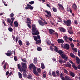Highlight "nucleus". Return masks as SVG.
<instances>
[{
  "label": "nucleus",
  "instance_id": "6e6552de",
  "mask_svg": "<svg viewBox=\"0 0 80 80\" xmlns=\"http://www.w3.org/2000/svg\"><path fill=\"white\" fill-rule=\"evenodd\" d=\"M63 74L62 73L60 74V78L62 80H66V78H65L63 76Z\"/></svg>",
  "mask_w": 80,
  "mask_h": 80
},
{
  "label": "nucleus",
  "instance_id": "5701e85b",
  "mask_svg": "<svg viewBox=\"0 0 80 80\" xmlns=\"http://www.w3.org/2000/svg\"><path fill=\"white\" fill-rule=\"evenodd\" d=\"M52 75H53V77H57V75L55 74V71H53L52 72Z\"/></svg>",
  "mask_w": 80,
  "mask_h": 80
},
{
  "label": "nucleus",
  "instance_id": "2f4dec72",
  "mask_svg": "<svg viewBox=\"0 0 80 80\" xmlns=\"http://www.w3.org/2000/svg\"><path fill=\"white\" fill-rule=\"evenodd\" d=\"M52 10L54 12H57V9H56V8L55 7H53L52 8Z\"/></svg>",
  "mask_w": 80,
  "mask_h": 80
},
{
  "label": "nucleus",
  "instance_id": "37998d69",
  "mask_svg": "<svg viewBox=\"0 0 80 80\" xmlns=\"http://www.w3.org/2000/svg\"><path fill=\"white\" fill-rule=\"evenodd\" d=\"M56 73L58 76H60V73H59V71L57 70L56 71Z\"/></svg>",
  "mask_w": 80,
  "mask_h": 80
},
{
  "label": "nucleus",
  "instance_id": "e433bc0d",
  "mask_svg": "<svg viewBox=\"0 0 80 80\" xmlns=\"http://www.w3.org/2000/svg\"><path fill=\"white\" fill-rule=\"evenodd\" d=\"M32 75L31 74H30L29 75L28 77V79H32Z\"/></svg>",
  "mask_w": 80,
  "mask_h": 80
},
{
  "label": "nucleus",
  "instance_id": "8fccbe9b",
  "mask_svg": "<svg viewBox=\"0 0 80 80\" xmlns=\"http://www.w3.org/2000/svg\"><path fill=\"white\" fill-rule=\"evenodd\" d=\"M26 44L27 45H29L30 43H29V42L27 41H26Z\"/></svg>",
  "mask_w": 80,
  "mask_h": 80
},
{
  "label": "nucleus",
  "instance_id": "bf43d9fd",
  "mask_svg": "<svg viewBox=\"0 0 80 80\" xmlns=\"http://www.w3.org/2000/svg\"><path fill=\"white\" fill-rule=\"evenodd\" d=\"M74 23L76 25H77L78 24V23H77V21L76 20L74 21Z\"/></svg>",
  "mask_w": 80,
  "mask_h": 80
},
{
  "label": "nucleus",
  "instance_id": "7c9ffc66",
  "mask_svg": "<svg viewBox=\"0 0 80 80\" xmlns=\"http://www.w3.org/2000/svg\"><path fill=\"white\" fill-rule=\"evenodd\" d=\"M34 63L35 64L37 63V59L36 58H34Z\"/></svg>",
  "mask_w": 80,
  "mask_h": 80
},
{
  "label": "nucleus",
  "instance_id": "052dcab7",
  "mask_svg": "<svg viewBox=\"0 0 80 80\" xmlns=\"http://www.w3.org/2000/svg\"><path fill=\"white\" fill-rule=\"evenodd\" d=\"M69 62H70L71 64H72V65H73V62L72 61H71V60H69Z\"/></svg>",
  "mask_w": 80,
  "mask_h": 80
},
{
  "label": "nucleus",
  "instance_id": "774afa93",
  "mask_svg": "<svg viewBox=\"0 0 80 80\" xmlns=\"http://www.w3.org/2000/svg\"><path fill=\"white\" fill-rule=\"evenodd\" d=\"M28 26L29 28H31V26L30 24H28Z\"/></svg>",
  "mask_w": 80,
  "mask_h": 80
},
{
  "label": "nucleus",
  "instance_id": "0eeeda50",
  "mask_svg": "<svg viewBox=\"0 0 80 80\" xmlns=\"http://www.w3.org/2000/svg\"><path fill=\"white\" fill-rule=\"evenodd\" d=\"M61 57L63 58V59H65V61H67V60H68V56H67L65 54H62L61 55Z\"/></svg>",
  "mask_w": 80,
  "mask_h": 80
},
{
  "label": "nucleus",
  "instance_id": "680f3d73",
  "mask_svg": "<svg viewBox=\"0 0 80 80\" xmlns=\"http://www.w3.org/2000/svg\"><path fill=\"white\" fill-rule=\"evenodd\" d=\"M36 69H37V67H34L33 68V72H34V71H36Z\"/></svg>",
  "mask_w": 80,
  "mask_h": 80
},
{
  "label": "nucleus",
  "instance_id": "f3484780",
  "mask_svg": "<svg viewBox=\"0 0 80 80\" xmlns=\"http://www.w3.org/2000/svg\"><path fill=\"white\" fill-rule=\"evenodd\" d=\"M14 23V25L16 27H18V23L17 21H15Z\"/></svg>",
  "mask_w": 80,
  "mask_h": 80
},
{
  "label": "nucleus",
  "instance_id": "a211bd4d",
  "mask_svg": "<svg viewBox=\"0 0 80 80\" xmlns=\"http://www.w3.org/2000/svg\"><path fill=\"white\" fill-rule=\"evenodd\" d=\"M49 32L50 34H52L53 33L55 32V31L53 29H50L49 30Z\"/></svg>",
  "mask_w": 80,
  "mask_h": 80
},
{
  "label": "nucleus",
  "instance_id": "5fc2aeb1",
  "mask_svg": "<svg viewBox=\"0 0 80 80\" xmlns=\"http://www.w3.org/2000/svg\"><path fill=\"white\" fill-rule=\"evenodd\" d=\"M14 59L15 61V62H16V61H17V56H14Z\"/></svg>",
  "mask_w": 80,
  "mask_h": 80
},
{
  "label": "nucleus",
  "instance_id": "4be33fe9",
  "mask_svg": "<svg viewBox=\"0 0 80 80\" xmlns=\"http://www.w3.org/2000/svg\"><path fill=\"white\" fill-rule=\"evenodd\" d=\"M70 75L72 76V77H75V74L73 73V72H70Z\"/></svg>",
  "mask_w": 80,
  "mask_h": 80
},
{
  "label": "nucleus",
  "instance_id": "412c9836",
  "mask_svg": "<svg viewBox=\"0 0 80 80\" xmlns=\"http://www.w3.org/2000/svg\"><path fill=\"white\" fill-rule=\"evenodd\" d=\"M18 73L19 77L20 78H22L23 76H22V74L21 73H20V72H18Z\"/></svg>",
  "mask_w": 80,
  "mask_h": 80
},
{
  "label": "nucleus",
  "instance_id": "c756f323",
  "mask_svg": "<svg viewBox=\"0 0 80 80\" xmlns=\"http://www.w3.org/2000/svg\"><path fill=\"white\" fill-rule=\"evenodd\" d=\"M34 66V65H33V64H31L29 65V68L30 69L32 68Z\"/></svg>",
  "mask_w": 80,
  "mask_h": 80
},
{
  "label": "nucleus",
  "instance_id": "473e14b6",
  "mask_svg": "<svg viewBox=\"0 0 80 80\" xmlns=\"http://www.w3.org/2000/svg\"><path fill=\"white\" fill-rule=\"evenodd\" d=\"M18 43L19 44L20 46L22 45V41L20 40H19L18 41Z\"/></svg>",
  "mask_w": 80,
  "mask_h": 80
},
{
  "label": "nucleus",
  "instance_id": "2eb2a0df",
  "mask_svg": "<svg viewBox=\"0 0 80 80\" xmlns=\"http://www.w3.org/2000/svg\"><path fill=\"white\" fill-rule=\"evenodd\" d=\"M58 5L59 6V8H60V9H61V10H64V8L63 7V6L62 5V4H58Z\"/></svg>",
  "mask_w": 80,
  "mask_h": 80
},
{
  "label": "nucleus",
  "instance_id": "49530a36",
  "mask_svg": "<svg viewBox=\"0 0 80 80\" xmlns=\"http://www.w3.org/2000/svg\"><path fill=\"white\" fill-rule=\"evenodd\" d=\"M29 3L31 5H33V4H34V1H31L29 2Z\"/></svg>",
  "mask_w": 80,
  "mask_h": 80
},
{
  "label": "nucleus",
  "instance_id": "864d4df0",
  "mask_svg": "<svg viewBox=\"0 0 80 80\" xmlns=\"http://www.w3.org/2000/svg\"><path fill=\"white\" fill-rule=\"evenodd\" d=\"M37 71L38 72H41V69L39 68H38Z\"/></svg>",
  "mask_w": 80,
  "mask_h": 80
},
{
  "label": "nucleus",
  "instance_id": "338daca9",
  "mask_svg": "<svg viewBox=\"0 0 80 80\" xmlns=\"http://www.w3.org/2000/svg\"><path fill=\"white\" fill-rule=\"evenodd\" d=\"M27 20H28V21H29V22H30V19L29 18H27Z\"/></svg>",
  "mask_w": 80,
  "mask_h": 80
},
{
  "label": "nucleus",
  "instance_id": "603ef678",
  "mask_svg": "<svg viewBox=\"0 0 80 80\" xmlns=\"http://www.w3.org/2000/svg\"><path fill=\"white\" fill-rule=\"evenodd\" d=\"M15 40H16V42H18V37H17L16 38Z\"/></svg>",
  "mask_w": 80,
  "mask_h": 80
},
{
  "label": "nucleus",
  "instance_id": "ddd939ff",
  "mask_svg": "<svg viewBox=\"0 0 80 80\" xmlns=\"http://www.w3.org/2000/svg\"><path fill=\"white\" fill-rule=\"evenodd\" d=\"M64 47L66 50H68V49H69V48H70V45H69L68 44H66L64 46Z\"/></svg>",
  "mask_w": 80,
  "mask_h": 80
},
{
  "label": "nucleus",
  "instance_id": "7ed1b4c3",
  "mask_svg": "<svg viewBox=\"0 0 80 80\" xmlns=\"http://www.w3.org/2000/svg\"><path fill=\"white\" fill-rule=\"evenodd\" d=\"M11 20L12 21H11ZM15 20V18H12L10 19H8L7 21L8 23H10V25L12 27L13 26V21Z\"/></svg>",
  "mask_w": 80,
  "mask_h": 80
},
{
  "label": "nucleus",
  "instance_id": "b1692460",
  "mask_svg": "<svg viewBox=\"0 0 80 80\" xmlns=\"http://www.w3.org/2000/svg\"><path fill=\"white\" fill-rule=\"evenodd\" d=\"M72 8L74 9H77V7L75 4H74L72 6Z\"/></svg>",
  "mask_w": 80,
  "mask_h": 80
},
{
  "label": "nucleus",
  "instance_id": "13d9d810",
  "mask_svg": "<svg viewBox=\"0 0 80 80\" xmlns=\"http://www.w3.org/2000/svg\"><path fill=\"white\" fill-rule=\"evenodd\" d=\"M50 49L51 50V51H53V48L52 46H50Z\"/></svg>",
  "mask_w": 80,
  "mask_h": 80
},
{
  "label": "nucleus",
  "instance_id": "a19ab883",
  "mask_svg": "<svg viewBox=\"0 0 80 80\" xmlns=\"http://www.w3.org/2000/svg\"><path fill=\"white\" fill-rule=\"evenodd\" d=\"M65 77L66 80H69V78H70V77L68 76H65Z\"/></svg>",
  "mask_w": 80,
  "mask_h": 80
},
{
  "label": "nucleus",
  "instance_id": "72a5a7b5",
  "mask_svg": "<svg viewBox=\"0 0 80 80\" xmlns=\"http://www.w3.org/2000/svg\"><path fill=\"white\" fill-rule=\"evenodd\" d=\"M72 67L75 70H78V69L77 68V67L75 65H72Z\"/></svg>",
  "mask_w": 80,
  "mask_h": 80
},
{
  "label": "nucleus",
  "instance_id": "c85d7f7f",
  "mask_svg": "<svg viewBox=\"0 0 80 80\" xmlns=\"http://www.w3.org/2000/svg\"><path fill=\"white\" fill-rule=\"evenodd\" d=\"M23 76L24 77H27V74H26V73H27V71H26V70H25V72H23Z\"/></svg>",
  "mask_w": 80,
  "mask_h": 80
},
{
  "label": "nucleus",
  "instance_id": "0e129e2a",
  "mask_svg": "<svg viewBox=\"0 0 80 80\" xmlns=\"http://www.w3.org/2000/svg\"><path fill=\"white\" fill-rule=\"evenodd\" d=\"M78 55L79 57H80V50H79L78 52Z\"/></svg>",
  "mask_w": 80,
  "mask_h": 80
},
{
  "label": "nucleus",
  "instance_id": "423d86ee",
  "mask_svg": "<svg viewBox=\"0 0 80 80\" xmlns=\"http://www.w3.org/2000/svg\"><path fill=\"white\" fill-rule=\"evenodd\" d=\"M64 22L66 25H67L68 27H69L71 24V21L70 20H68L67 21H64Z\"/></svg>",
  "mask_w": 80,
  "mask_h": 80
},
{
  "label": "nucleus",
  "instance_id": "bb28decb",
  "mask_svg": "<svg viewBox=\"0 0 80 80\" xmlns=\"http://www.w3.org/2000/svg\"><path fill=\"white\" fill-rule=\"evenodd\" d=\"M70 55L71 57H72V58H75V56L72 53H70Z\"/></svg>",
  "mask_w": 80,
  "mask_h": 80
},
{
  "label": "nucleus",
  "instance_id": "393cba45",
  "mask_svg": "<svg viewBox=\"0 0 80 80\" xmlns=\"http://www.w3.org/2000/svg\"><path fill=\"white\" fill-rule=\"evenodd\" d=\"M46 42L47 43L48 45H50V44L51 43L50 41L48 39H47V41H46Z\"/></svg>",
  "mask_w": 80,
  "mask_h": 80
},
{
  "label": "nucleus",
  "instance_id": "58836bf2",
  "mask_svg": "<svg viewBox=\"0 0 80 80\" xmlns=\"http://www.w3.org/2000/svg\"><path fill=\"white\" fill-rule=\"evenodd\" d=\"M64 38L66 41H67V40H68V37H67L66 36H64Z\"/></svg>",
  "mask_w": 80,
  "mask_h": 80
},
{
  "label": "nucleus",
  "instance_id": "aec40b11",
  "mask_svg": "<svg viewBox=\"0 0 80 80\" xmlns=\"http://www.w3.org/2000/svg\"><path fill=\"white\" fill-rule=\"evenodd\" d=\"M8 67V63L7 62H6L5 64L4 65L3 68L4 69H5L6 68V67Z\"/></svg>",
  "mask_w": 80,
  "mask_h": 80
},
{
  "label": "nucleus",
  "instance_id": "79ce46f5",
  "mask_svg": "<svg viewBox=\"0 0 80 80\" xmlns=\"http://www.w3.org/2000/svg\"><path fill=\"white\" fill-rule=\"evenodd\" d=\"M71 46V48H72V49H73V48L74 47V44L73 43H71L70 44Z\"/></svg>",
  "mask_w": 80,
  "mask_h": 80
},
{
  "label": "nucleus",
  "instance_id": "f8f14e48",
  "mask_svg": "<svg viewBox=\"0 0 80 80\" xmlns=\"http://www.w3.org/2000/svg\"><path fill=\"white\" fill-rule=\"evenodd\" d=\"M39 23L42 26H43L45 25L43 22H42L41 20H39L38 21Z\"/></svg>",
  "mask_w": 80,
  "mask_h": 80
},
{
  "label": "nucleus",
  "instance_id": "9b49d317",
  "mask_svg": "<svg viewBox=\"0 0 80 80\" xmlns=\"http://www.w3.org/2000/svg\"><path fill=\"white\" fill-rule=\"evenodd\" d=\"M6 54L7 56H10L12 55V51L9 50L8 51V52L6 53Z\"/></svg>",
  "mask_w": 80,
  "mask_h": 80
},
{
  "label": "nucleus",
  "instance_id": "39448f33",
  "mask_svg": "<svg viewBox=\"0 0 80 80\" xmlns=\"http://www.w3.org/2000/svg\"><path fill=\"white\" fill-rule=\"evenodd\" d=\"M18 66L19 70L20 71V72H26L25 69V68H21V65H20V64H19Z\"/></svg>",
  "mask_w": 80,
  "mask_h": 80
},
{
  "label": "nucleus",
  "instance_id": "a878e982",
  "mask_svg": "<svg viewBox=\"0 0 80 80\" xmlns=\"http://www.w3.org/2000/svg\"><path fill=\"white\" fill-rule=\"evenodd\" d=\"M33 73L35 75H36V76H39V74H38V73L36 71H34Z\"/></svg>",
  "mask_w": 80,
  "mask_h": 80
},
{
  "label": "nucleus",
  "instance_id": "3c124183",
  "mask_svg": "<svg viewBox=\"0 0 80 80\" xmlns=\"http://www.w3.org/2000/svg\"><path fill=\"white\" fill-rule=\"evenodd\" d=\"M60 63H62V62H63V60L60 59L59 60Z\"/></svg>",
  "mask_w": 80,
  "mask_h": 80
},
{
  "label": "nucleus",
  "instance_id": "e2e57ef3",
  "mask_svg": "<svg viewBox=\"0 0 80 80\" xmlns=\"http://www.w3.org/2000/svg\"><path fill=\"white\" fill-rule=\"evenodd\" d=\"M54 35H57V36H58V33L57 32H55L53 33Z\"/></svg>",
  "mask_w": 80,
  "mask_h": 80
},
{
  "label": "nucleus",
  "instance_id": "dca6fc26",
  "mask_svg": "<svg viewBox=\"0 0 80 80\" xmlns=\"http://www.w3.org/2000/svg\"><path fill=\"white\" fill-rule=\"evenodd\" d=\"M21 65H22L23 67H25V68H27V64L25 62H22L21 63Z\"/></svg>",
  "mask_w": 80,
  "mask_h": 80
},
{
  "label": "nucleus",
  "instance_id": "ea45409f",
  "mask_svg": "<svg viewBox=\"0 0 80 80\" xmlns=\"http://www.w3.org/2000/svg\"><path fill=\"white\" fill-rule=\"evenodd\" d=\"M28 7H30L29 8L30 10H33V6H31V5H28Z\"/></svg>",
  "mask_w": 80,
  "mask_h": 80
},
{
  "label": "nucleus",
  "instance_id": "4468645a",
  "mask_svg": "<svg viewBox=\"0 0 80 80\" xmlns=\"http://www.w3.org/2000/svg\"><path fill=\"white\" fill-rule=\"evenodd\" d=\"M76 60L77 63H78V64H80V60L79 58L78 57H76Z\"/></svg>",
  "mask_w": 80,
  "mask_h": 80
},
{
  "label": "nucleus",
  "instance_id": "de8ad7c7",
  "mask_svg": "<svg viewBox=\"0 0 80 80\" xmlns=\"http://www.w3.org/2000/svg\"><path fill=\"white\" fill-rule=\"evenodd\" d=\"M14 16V14H13V13H12L10 14V17L11 18H12V17H13V16Z\"/></svg>",
  "mask_w": 80,
  "mask_h": 80
},
{
  "label": "nucleus",
  "instance_id": "cd10ccee",
  "mask_svg": "<svg viewBox=\"0 0 80 80\" xmlns=\"http://www.w3.org/2000/svg\"><path fill=\"white\" fill-rule=\"evenodd\" d=\"M41 68L42 69H44V68H45V66H44V64H43V63H42L41 64Z\"/></svg>",
  "mask_w": 80,
  "mask_h": 80
},
{
  "label": "nucleus",
  "instance_id": "9d476101",
  "mask_svg": "<svg viewBox=\"0 0 80 80\" xmlns=\"http://www.w3.org/2000/svg\"><path fill=\"white\" fill-rule=\"evenodd\" d=\"M58 41L59 43H64V41L62 39H58Z\"/></svg>",
  "mask_w": 80,
  "mask_h": 80
},
{
  "label": "nucleus",
  "instance_id": "6e6d98bb",
  "mask_svg": "<svg viewBox=\"0 0 80 80\" xmlns=\"http://www.w3.org/2000/svg\"><path fill=\"white\" fill-rule=\"evenodd\" d=\"M64 73H66L67 74H68V71H67L66 69L64 70Z\"/></svg>",
  "mask_w": 80,
  "mask_h": 80
},
{
  "label": "nucleus",
  "instance_id": "4c0bfd02",
  "mask_svg": "<svg viewBox=\"0 0 80 80\" xmlns=\"http://www.w3.org/2000/svg\"><path fill=\"white\" fill-rule=\"evenodd\" d=\"M21 60L23 62H25V63H26L27 61H26V58H24V59L23 58H21Z\"/></svg>",
  "mask_w": 80,
  "mask_h": 80
},
{
  "label": "nucleus",
  "instance_id": "69168bd1",
  "mask_svg": "<svg viewBox=\"0 0 80 80\" xmlns=\"http://www.w3.org/2000/svg\"><path fill=\"white\" fill-rule=\"evenodd\" d=\"M9 74V72L8 71H7L6 72V75H8Z\"/></svg>",
  "mask_w": 80,
  "mask_h": 80
},
{
  "label": "nucleus",
  "instance_id": "f03ea898",
  "mask_svg": "<svg viewBox=\"0 0 80 80\" xmlns=\"http://www.w3.org/2000/svg\"><path fill=\"white\" fill-rule=\"evenodd\" d=\"M33 38L34 40L36 41V44H38L39 43H41V40H38V39H40V35H38L37 36V37L36 36H34Z\"/></svg>",
  "mask_w": 80,
  "mask_h": 80
},
{
  "label": "nucleus",
  "instance_id": "c9c22d12",
  "mask_svg": "<svg viewBox=\"0 0 80 80\" xmlns=\"http://www.w3.org/2000/svg\"><path fill=\"white\" fill-rule=\"evenodd\" d=\"M64 65L66 67H71V65L70 64H65Z\"/></svg>",
  "mask_w": 80,
  "mask_h": 80
},
{
  "label": "nucleus",
  "instance_id": "09e8293b",
  "mask_svg": "<svg viewBox=\"0 0 80 80\" xmlns=\"http://www.w3.org/2000/svg\"><path fill=\"white\" fill-rule=\"evenodd\" d=\"M37 50L38 51H41L42 48L40 47H38L37 48Z\"/></svg>",
  "mask_w": 80,
  "mask_h": 80
},
{
  "label": "nucleus",
  "instance_id": "4d7b16f0",
  "mask_svg": "<svg viewBox=\"0 0 80 80\" xmlns=\"http://www.w3.org/2000/svg\"><path fill=\"white\" fill-rule=\"evenodd\" d=\"M68 39L69 40H70V41L71 42H72V41H73V39H72V38H68Z\"/></svg>",
  "mask_w": 80,
  "mask_h": 80
},
{
  "label": "nucleus",
  "instance_id": "c03bdc74",
  "mask_svg": "<svg viewBox=\"0 0 80 80\" xmlns=\"http://www.w3.org/2000/svg\"><path fill=\"white\" fill-rule=\"evenodd\" d=\"M60 30L61 32H65V30L64 28H61L60 29Z\"/></svg>",
  "mask_w": 80,
  "mask_h": 80
},
{
  "label": "nucleus",
  "instance_id": "a18cd8bd",
  "mask_svg": "<svg viewBox=\"0 0 80 80\" xmlns=\"http://www.w3.org/2000/svg\"><path fill=\"white\" fill-rule=\"evenodd\" d=\"M8 30L9 32H12V31H13V28H8Z\"/></svg>",
  "mask_w": 80,
  "mask_h": 80
},
{
  "label": "nucleus",
  "instance_id": "f704fd0d",
  "mask_svg": "<svg viewBox=\"0 0 80 80\" xmlns=\"http://www.w3.org/2000/svg\"><path fill=\"white\" fill-rule=\"evenodd\" d=\"M72 50L73 51H74L76 52H78V49H77V48H72Z\"/></svg>",
  "mask_w": 80,
  "mask_h": 80
},
{
  "label": "nucleus",
  "instance_id": "6ab92c4d",
  "mask_svg": "<svg viewBox=\"0 0 80 80\" xmlns=\"http://www.w3.org/2000/svg\"><path fill=\"white\" fill-rule=\"evenodd\" d=\"M45 12H46L47 15H49V16H51L52 15V14H51V13L50 11H45Z\"/></svg>",
  "mask_w": 80,
  "mask_h": 80
},
{
  "label": "nucleus",
  "instance_id": "1a4fd4ad",
  "mask_svg": "<svg viewBox=\"0 0 80 80\" xmlns=\"http://www.w3.org/2000/svg\"><path fill=\"white\" fill-rule=\"evenodd\" d=\"M68 32L70 34H73V30L72 28H68Z\"/></svg>",
  "mask_w": 80,
  "mask_h": 80
},
{
  "label": "nucleus",
  "instance_id": "f257e3e1",
  "mask_svg": "<svg viewBox=\"0 0 80 80\" xmlns=\"http://www.w3.org/2000/svg\"><path fill=\"white\" fill-rule=\"evenodd\" d=\"M32 33L33 35H37L39 34V32L38 29L36 28V26L35 24H32Z\"/></svg>",
  "mask_w": 80,
  "mask_h": 80
},
{
  "label": "nucleus",
  "instance_id": "20e7f679",
  "mask_svg": "<svg viewBox=\"0 0 80 80\" xmlns=\"http://www.w3.org/2000/svg\"><path fill=\"white\" fill-rule=\"evenodd\" d=\"M54 50L55 51V52H58L59 54L60 55H62V53H63V51L62 50H59L58 51V48L56 46H54Z\"/></svg>",
  "mask_w": 80,
  "mask_h": 80
}]
</instances>
